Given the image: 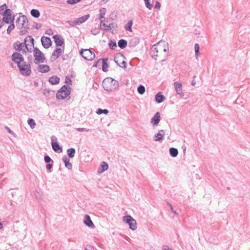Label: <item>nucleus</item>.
Listing matches in <instances>:
<instances>
[{
	"label": "nucleus",
	"instance_id": "0e129e2a",
	"mask_svg": "<svg viewBox=\"0 0 250 250\" xmlns=\"http://www.w3.org/2000/svg\"><path fill=\"white\" fill-rule=\"evenodd\" d=\"M62 60H66L68 58V56L67 55H62Z\"/></svg>",
	"mask_w": 250,
	"mask_h": 250
},
{
	"label": "nucleus",
	"instance_id": "f704fd0d",
	"mask_svg": "<svg viewBox=\"0 0 250 250\" xmlns=\"http://www.w3.org/2000/svg\"><path fill=\"white\" fill-rule=\"evenodd\" d=\"M100 28L102 29H104V30H109L110 28L109 27V25H106L104 22L103 20L101 21L100 22Z\"/></svg>",
	"mask_w": 250,
	"mask_h": 250
},
{
	"label": "nucleus",
	"instance_id": "72a5a7b5",
	"mask_svg": "<svg viewBox=\"0 0 250 250\" xmlns=\"http://www.w3.org/2000/svg\"><path fill=\"white\" fill-rule=\"evenodd\" d=\"M106 10L105 8H102L100 9V14L99 15V20H102V19H103L104 17V15L105 14Z\"/></svg>",
	"mask_w": 250,
	"mask_h": 250
},
{
	"label": "nucleus",
	"instance_id": "13d9d810",
	"mask_svg": "<svg viewBox=\"0 0 250 250\" xmlns=\"http://www.w3.org/2000/svg\"><path fill=\"white\" fill-rule=\"evenodd\" d=\"M5 128L7 130V131L11 134L15 135V133L12 131L8 127L5 126Z\"/></svg>",
	"mask_w": 250,
	"mask_h": 250
},
{
	"label": "nucleus",
	"instance_id": "ddd939ff",
	"mask_svg": "<svg viewBox=\"0 0 250 250\" xmlns=\"http://www.w3.org/2000/svg\"><path fill=\"white\" fill-rule=\"evenodd\" d=\"M51 146L53 150L56 152H62V148L60 146L58 142L57 141V138L53 136L51 137Z\"/></svg>",
	"mask_w": 250,
	"mask_h": 250
},
{
	"label": "nucleus",
	"instance_id": "49530a36",
	"mask_svg": "<svg viewBox=\"0 0 250 250\" xmlns=\"http://www.w3.org/2000/svg\"><path fill=\"white\" fill-rule=\"evenodd\" d=\"M195 55L197 56L199 52L200 46L198 43H196L194 45Z\"/></svg>",
	"mask_w": 250,
	"mask_h": 250
},
{
	"label": "nucleus",
	"instance_id": "603ef678",
	"mask_svg": "<svg viewBox=\"0 0 250 250\" xmlns=\"http://www.w3.org/2000/svg\"><path fill=\"white\" fill-rule=\"evenodd\" d=\"M7 8V5L5 3L3 4L0 7V12L2 13V11H4V10Z\"/></svg>",
	"mask_w": 250,
	"mask_h": 250
},
{
	"label": "nucleus",
	"instance_id": "3c124183",
	"mask_svg": "<svg viewBox=\"0 0 250 250\" xmlns=\"http://www.w3.org/2000/svg\"><path fill=\"white\" fill-rule=\"evenodd\" d=\"M65 82L69 85H71L72 84V80L69 76H66L65 77Z\"/></svg>",
	"mask_w": 250,
	"mask_h": 250
},
{
	"label": "nucleus",
	"instance_id": "cd10ccee",
	"mask_svg": "<svg viewBox=\"0 0 250 250\" xmlns=\"http://www.w3.org/2000/svg\"><path fill=\"white\" fill-rule=\"evenodd\" d=\"M102 70L104 72H105L107 71V68L109 67L108 64L107 63V59L104 58L102 59Z\"/></svg>",
	"mask_w": 250,
	"mask_h": 250
},
{
	"label": "nucleus",
	"instance_id": "a19ab883",
	"mask_svg": "<svg viewBox=\"0 0 250 250\" xmlns=\"http://www.w3.org/2000/svg\"><path fill=\"white\" fill-rule=\"evenodd\" d=\"M101 166L102 168V170L101 172H103L104 171L106 170L108 168V164H107V163L105 162H103L102 163Z\"/></svg>",
	"mask_w": 250,
	"mask_h": 250
},
{
	"label": "nucleus",
	"instance_id": "69168bd1",
	"mask_svg": "<svg viewBox=\"0 0 250 250\" xmlns=\"http://www.w3.org/2000/svg\"><path fill=\"white\" fill-rule=\"evenodd\" d=\"M101 59H99L97 62H96L93 65V67H97L98 66V63L99 62H100L101 61Z\"/></svg>",
	"mask_w": 250,
	"mask_h": 250
},
{
	"label": "nucleus",
	"instance_id": "864d4df0",
	"mask_svg": "<svg viewBox=\"0 0 250 250\" xmlns=\"http://www.w3.org/2000/svg\"><path fill=\"white\" fill-rule=\"evenodd\" d=\"M167 205L170 207V209L171 210V211L175 214H177V213H176V211L174 210L173 208V207L172 206V205L169 203V202H167Z\"/></svg>",
	"mask_w": 250,
	"mask_h": 250
},
{
	"label": "nucleus",
	"instance_id": "e2e57ef3",
	"mask_svg": "<svg viewBox=\"0 0 250 250\" xmlns=\"http://www.w3.org/2000/svg\"><path fill=\"white\" fill-rule=\"evenodd\" d=\"M85 250H94L93 247L91 246H87L85 248Z\"/></svg>",
	"mask_w": 250,
	"mask_h": 250
},
{
	"label": "nucleus",
	"instance_id": "774afa93",
	"mask_svg": "<svg viewBox=\"0 0 250 250\" xmlns=\"http://www.w3.org/2000/svg\"><path fill=\"white\" fill-rule=\"evenodd\" d=\"M41 27V25L39 24H37L35 26V28L36 29H39Z\"/></svg>",
	"mask_w": 250,
	"mask_h": 250
},
{
	"label": "nucleus",
	"instance_id": "de8ad7c7",
	"mask_svg": "<svg viewBox=\"0 0 250 250\" xmlns=\"http://www.w3.org/2000/svg\"><path fill=\"white\" fill-rule=\"evenodd\" d=\"M91 33L94 35H96L98 34L100 32V29L99 28H95L92 29L91 31Z\"/></svg>",
	"mask_w": 250,
	"mask_h": 250
},
{
	"label": "nucleus",
	"instance_id": "393cba45",
	"mask_svg": "<svg viewBox=\"0 0 250 250\" xmlns=\"http://www.w3.org/2000/svg\"><path fill=\"white\" fill-rule=\"evenodd\" d=\"M155 99L157 103H161L165 99V97L159 92L155 95Z\"/></svg>",
	"mask_w": 250,
	"mask_h": 250
},
{
	"label": "nucleus",
	"instance_id": "7ed1b4c3",
	"mask_svg": "<svg viewBox=\"0 0 250 250\" xmlns=\"http://www.w3.org/2000/svg\"><path fill=\"white\" fill-rule=\"evenodd\" d=\"M71 88L69 85H64L58 91L56 98L58 100H63L68 96L71 93Z\"/></svg>",
	"mask_w": 250,
	"mask_h": 250
},
{
	"label": "nucleus",
	"instance_id": "20e7f679",
	"mask_svg": "<svg viewBox=\"0 0 250 250\" xmlns=\"http://www.w3.org/2000/svg\"><path fill=\"white\" fill-rule=\"evenodd\" d=\"M20 72L23 76H28L31 73V65L30 63H26L25 62L18 66Z\"/></svg>",
	"mask_w": 250,
	"mask_h": 250
},
{
	"label": "nucleus",
	"instance_id": "ea45409f",
	"mask_svg": "<svg viewBox=\"0 0 250 250\" xmlns=\"http://www.w3.org/2000/svg\"><path fill=\"white\" fill-rule=\"evenodd\" d=\"M109 27L110 28L109 30L111 31V32L113 33L114 30H115L117 28V24L115 23H111L109 24Z\"/></svg>",
	"mask_w": 250,
	"mask_h": 250
},
{
	"label": "nucleus",
	"instance_id": "37998d69",
	"mask_svg": "<svg viewBox=\"0 0 250 250\" xmlns=\"http://www.w3.org/2000/svg\"><path fill=\"white\" fill-rule=\"evenodd\" d=\"M67 23H68L71 26H74L79 25L78 23H77L76 19L74 21H67Z\"/></svg>",
	"mask_w": 250,
	"mask_h": 250
},
{
	"label": "nucleus",
	"instance_id": "a878e982",
	"mask_svg": "<svg viewBox=\"0 0 250 250\" xmlns=\"http://www.w3.org/2000/svg\"><path fill=\"white\" fill-rule=\"evenodd\" d=\"M60 78L58 77L57 76H51L49 79V82L52 84H57L60 82Z\"/></svg>",
	"mask_w": 250,
	"mask_h": 250
},
{
	"label": "nucleus",
	"instance_id": "f03ea898",
	"mask_svg": "<svg viewBox=\"0 0 250 250\" xmlns=\"http://www.w3.org/2000/svg\"><path fill=\"white\" fill-rule=\"evenodd\" d=\"M102 85L105 90L113 91L118 87L119 83L116 80L111 78H107L103 81Z\"/></svg>",
	"mask_w": 250,
	"mask_h": 250
},
{
	"label": "nucleus",
	"instance_id": "2eb2a0df",
	"mask_svg": "<svg viewBox=\"0 0 250 250\" xmlns=\"http://www.w3.org/2000/svg\"><path fill=\"white\" fill-rule=\"evenodd\" d=\"M174 86L177 94L180 95L181 97H183L184 96V93L182 88L181 83L175 82L174 83Z\"/></svg>",
	"mask_w": 250,
	"mask_h": 250
},
{
	"label": "nucleus",
	"instance_id": "9b49d317",
	"mask_svg": "<svg viewBox=\"0 0 250 250\" xmlns=\"http://www.w3.org/2000/svg\"><path fill=\"white\" fill-rule=\"evenodd\" d=\"M3 18V21L6 23H9L10 22H13L14 20V17L12 19H11V12L10 9H6L4 10V11L2 13Z\"/></svg>",
	"mask_w": 250,
	"mask_h": 250
},
{
	"label": "nucleus",
	"instance_id": "680f3d73",
	"mask_svg": "<svg viewBox=\"0 0 250 250\" xmlns=\"http://www.w3.org/2000/svg\"><path fill=\"white\" fill-rule=\"evenodd\" d=\"M162 249L163 250H173L172 249L169 248L167 246H163Z\"/></svg>",
	"mask_w": 250,
	"mask_h": 250
},
{
	"label": "nucleus",
	"instance_id": "8fccbe9b",
	"mask_svg": "<svg viewBox=\"0 0 250 250\" xmlns=\"http://www.w3.org/2000/svg\"><path fill=\"white\" fill-rule=\"evenodd\" d=\"M81 0H67V2L68 4H74L80 2Z\"/></svg>",
	"mask_w": 250,
	"mask_h": 250
},
{
	"label": "nucleus",
	"instance_id": "4be33fe9",
	"mask_svg": "<svg viewBox=\"0 0 250 250\" xmlns=\"http://www.w3.org/2000/svg\"><path fill=\"white\" fill-rule=\"evenodd\" d=\"M38 70L41 73H46L49 71L50 67L47 64H39L38 66Z\"/></svg>",
	"mask_w": 250,
	"mask_h": 250
},
{
	"label": "nucleus",
	"instance_id": "1a4fd4ad",
	"mask_svg": "<svg viewBox=\"0 0 250 250\" xmlns=\"http://www.w3.org/2000/svg\"><path fill=\"white\" fill-rule=\"evenodd\" d=\"M123 221L129 226V229L132 230L137 229V223L136 220L130 215H126L123 217Z\"/></svg>",
	"mask_w": 250,
	"mask_h": 250
},
{
	"label": "nucleus",
	"instance_id": "2f4dec72",
	"mask_svg": "<svg viewBox=\"0 0 250 250\" xmlns=\"http://www.w3.org/2000/svg\"><path fill=\"white\" fill-rule=\"evenodd\" d=\"M31 15L34 18H38L40 16V12L36 9H33L31 10Z\"/></svg>",
	"mask_w": 250,
	"mask_h": 250
},
{
	"label": "nucleus",
	"instance_id": "338daca9",
	"mask_svg": "<svg viewBox=\"0 0 250 250\" xmlns=\"http://www.w3.org/2000/svg\"><path fill=\"white\" fill-rule=\"evenodd\" d=\"M28 61H29V63H32V56H30V57H28Z\"/></svg>",
	"mask_w": 250,
	"mask_h": 250
},
{
	"label": "nucleus",
	"instance_id": "7c9ffc66",
	"mask_svg": "<svg viewBox=\"0 0 250 250\" xmlns=\"http://www.w3.org/2000/svg\"><path fill=\"white\" fill-rule=\"evenodd\" d=\"M169 153L171 156L173 157H175L177 156L178 154V151L177 148L174 147H171L169 149Z\"/></svg>",
	"mask_w": 250,
	"mask_h": 250
},
{
	"label": "nucleus",
	"instance_id": "4c0bfd02",
	"mask_svg": "<svg viewBox=\"0 0 250 250\" xmlns=\"http://www.w3.org/2000/svg\"><path fill=\"white\" fill-rule=\"evenodd\" d=\"M137 91L139 94L141 95L143 94L145 92V86L141 84L137 88Z\"/></svg>",
	"mask_w": 250,
	"mask_h": 250
},
{
	"label": "nucleus",
	"instance_id": "5fc2aeb1",
	"mask_svg": "<svg viewBox=\"0 0 250 250\" xmlns=\"http://www.w3.org/2000/svg\"><path fill=\"white\" fill-rule=\"evenodd\" d=\"M161 3L159 1H157L155 3L154 7L156 9H160V8H161Z\"/></svg>",
	"mask_w": 250,
	"mask_h": 250
},
{
	"label": "nucleus",
	"instance_id": "052dcab7",
	"mask_svg": "<svg viewBox=\"0 0 250 250\" xmlns=\"http://www.w3.org/2000/svg\"><path fill=\"white\" fill-rule=\"evenodd\" d=\"M133 41H134V43L135 44V45H137L139 43V40L136 38L131 40V42Z\"/></svg>",
	"mask_w": 250,
	"mask_h": 250
},
{
	"label": "nucleus",
	"instance_id": "c03bdc74",
	"mask_svg": "<svg viewBox=\"0 0 250 250\" xmlns=\"http://www.w3.org/2000/svg\"><path fill=\"white\" fill-rule=\"evenodd\" d=\"M15 28V25L13 23L9 25L7 29V34H9L12 30H13Z\"/></svg>",
	"mask_w": 250,
	"mask_h": 250
},
{
	"label": "nucleus",
	"instance_id": "39448f33",
	"mask_svg": "<svg viewBox=\"0 0 250 250\" xmlns=\"http://www.w3.org/2000/svg\"><path fill=\"white\" fill-rule=\"evenodd\" d=\"M33 55L35 58V63L36 64L44 62L45 58L43 54L37 47H34L33 50Z\"/></svg>",
	"mask_w": 250,
	"mask_h": 250
},
{
	"label": "nucleus",
	"instance_id": "f257e3e1",
	"mask_svg": "<svg viewBox=\"0 0 250 250\" xmlns=\"http://www.w3.org/2000/svg\"><path fill=\"white\" fill-rule=\"evenodd\" d=\"M163 51L166 53V55L167 54L168 51V43H166L165 42H159L157 44H154L151 48V55L152 58L155 60L158 56V53L159 52Z\"/></svg>",
	"mask_w": 250,
	"mask_h": 250
},
{
	"label": "nucleus",
	"instance_id": "5701e85b",
	"mask_svg": "<svg viewBox=\"0 0 250 250\" xmlns=\"http://www.w3.org/2000/svg\"><path fill=\"white\" fill-rule=\"evenodd\" d=\"M62 161L64 163L66 167H67L69 170H71L72 168V165L69 162V158H68L66 155L63 156Z\"/></svg>",
	"mask_w": 250,
	"mask_h": 250
},
{
	"label": "nucleus",
	"instance_id": "aec40b11",
	"mask_svg": "<svg viewBox=\"0 0 250 250\" xmlns=\"http://www.w3.org/2000/svg\"><path fill=\"white\" fill-rule=\"evenodd\" d=\"M84 224L89 228H93L94 225L91 220L90 217L88 215H85L83 219Z\"/></svg>",
	"mask_w": 250,
	"mask_h": 250
},
{
	"label": "nucleus",
	"instance_id": "c9c22d12",
	"mask_svg": "<svg viewBox=\"0 0 250 250\" xmlns=\"http://www.w3.org/2000/svg\"><path fill=\"white\" fill-rule=\"evenodd\" d=\"M108 112H109L108 110H107L106 109H102L101 108H98L96 111V113L98 115H100L103 113L107 114L108 113Z\"/></svg>",
	"mask_w": 250,
	"mask_h": 250
},
{
	"label": "nucleus",
	"instance_id": "c756f323",
	"mask_svg": "<svg viewBox=\"0 0 250 250\" xmlns=\"http://www.w3.org/2000/svg\"><path fill=\"white\" fill-rule=\"evenodd\" d=\"M67 154L69 158H73L76 153V150L74 148H70L67 150Z\"/></svg>",
	"mask_w": 250,
	"mask_h": 250
},
{
	"label": "nucleus",
	"instance_id": "473e14b6",
	"mask_svg": "<svg viewBox=\"0 0 250 250\" xmlns=\"http://www.w3.org/2000/svg\"><path fill=\"white\" fill-rule=\"evenodd\" d=\"M133 25V21L131 20L129 21L125 25V28L126 30L132 32V26Z\"/></svg>",
	"mask_w": 250,
	"mask_h": 250
},
{
	"label": "nucleus",
	"instance_id": "bb28decb",
	"mask_svg": "<svg viewBox=\"0 0 250 250\" xmlns=\"http://www.w3.org/2000/svg\"><path fill=\"white\" fill-rule=\"evenodd\" d=\"M43 94L46 97L50 98V96H53L54 95L55 91L45 88L43 91Z\"/></svg>",
	"mask_w": 250,
	"mask_h": 250
},
{
	"label": "nucleus",
	"instance_id": "c85d7f7f",
	"mask_svg": "<svg viewBox=\"0 0 250 250\" xmlns=\"http://www.w3.org/2000/svg\"><path fill=\"white\" fill-rule=\"evenodd\" d=\"M127 41L124 39H121L118 41V44L119 47L121 49H124L127 46Z\"/></svg>",
	"mask_w": 250,
	"mask_h": 250
},
{
	"label": "nucleus",
	"instance_id": "bf43d9fd",
	"mask_svg": "<svg viewBox=\"0 0 250 250\" xmlns=\"http://www.w3.org/2000/svg\"><path fill=\"white\" fill-rule=\"evenodd\" d=\"M24 29L23 30H21L20 31V34L21 35H24L27 32V30L28 29H26V28H23Z\"/></svg>",
	"mask_w": 250,
	"mask_h": 250
},
{
	"label": "nucleus",
	"instance_id": "6e6d98bb",
	"mask_svg": "<svg viewBox=\"0 0 250 250\" xmlns=\"http://www.w3.org/2000/svg\"><path fill=\"white\" fill-rule=\"evenodd\" d=\"M76 130L78 131H88L89 130L85 128H77Z\"/></svg>",
	"mask_w": 250,
	"mask_h": 250
},
{
	"label": "nucleus",
	"instance_id": "6e6552de",
	"mask_svg": "<svg viewBox=\"0 0 250 250\" xmlns=\"http://www.w3.org/2000/svg\"><path fill=\"white\" fill-rule=\"evenodd\" d=\"M16 25L19 29H28V19L25 16H21L16 20Z\"/></svg>",
	"mask_w": 250,
	"mask_h": 250
},
{
	"label": "nucleus",
	"instance_id": "a211bd4d",
	"mask_svg": "<svg viewBox=\"0 0 250 250\" xmlns=\"http://www.w3.org/2000/svg\"><path fill=\"white\" fill-rule=\"evenodd\" d=\"M53 38L57 46H61L64 44V40L61 35H55Z\"/></svg>",
	"mask_w": 250,
	"mask_h": 250
},
{
	"label": "nucleus",
	"instance_id": "9d476101",
	"mask_svg": "<svg viewBox=\"0 0 250 250\" xmlns=\"http://www.w3.org/2000/svg\"><path fill=\"white\" fill-rule=\"evenodd\" d=\"M80 54L83 59L88 61H92L95 58V53L90 49H82Z\"/></svg>",
	"mask_w": 250,
	"mask_h": 250
},
{
	"label": "nucleus",
	"instance_id": "dca6fc26",
	"mask_svg": "<svg viewBox=\"0 0 250 250\" xmlns=\"http://www.w3.org/2000/svg\"><path fill=\"white\" fill-rule=\"evenodd\" d=\"M41 42L42 46L45 48H48L52 45L51 39L47 37H42L41 38Z\"/></svg>",
	"mask_w": 250,
	"mask_h": 250
},
{
	"label": "nucleus",
	"instance_id": "09e8293b",
	"mask_svg": "<svg viewBox=\"0 0 250 250\" xmlns=\"http://www.w3.org/2000/svg\"><path fill=\"white\" fill-rule=\"evenodd\" d=\"M44 160L45 163H49L51 161H53L51 158L48 155H46L44 156Z\"/></svg>",
	"mask_w": 250,
	"mask_h": 250
},
{
	"label": "nucleus",
	"instance_id": "a18cd8bd",
	"mask_svg": "<svg viewBox=\"0 0 250 250\" xmlns=\"http://www.w3.org/2000/svg\"><path fill=\"white\" fill-rule=\"evenodd\" d=\"M28 41L31 42L32 44V46H34V39L31 36H28V37H27L25 39V40H24V42H28Z\"/></svg>",
	"mask_w": 250,
	"mask_h": 250
},
{
	"label": "nucleus",
	"instance_id": "f8f14e48",
	"mask_svg": "<svg viewBox=\"0 0 250 250\" xmlns=\"http://www.w3.org/2000/svg\"><path fill=\"white\" fill-rule=\"evenodd\" d=\"M12 60L17 63L18 66L24 62L23 56L18 52L14 53L11 56Z\"/></svg>",
	"mask_w": 250,
	"mask_h": 250
},
{
	"label": "nucleus",
	"instance_id": "423d86ee",
	"mask_svg": "<svg viewBox=\"0 0 250 250\" xmlns=\"http://www.w3.org/2000/svg\"><path fill=\"white\" fill-rule=\"evenodd\" d=\"M125 57L121 53H117L114 59V62L120 67L126 68V62L125 61Z\"/></svg>",
	"mask_w": 250,
	"mask_h": 250
},
{
	"label": "nucleus",
	"instance_id": "e433bc0d",
	"mask_svg": "<svg viewBox=\"0 0 250 250\" xmlns=\"http://www.w3.org/2000/svg\"><path fill=\"white\" fill-rule=\"evenodd\" d=\"M108 45L109 48L112 50H113L115 47H117L116 42L115 41L113 40L110 41L108 43Z\"/></svg>",
	"mask_w": 250,
	"mask_h": 250
},
{
	"label": "nucleus",
	"instance_id": "b1692460",
	"mask_svg": "<svg viewBox=\"0 0 250 250\" xmlns=\"http://www.w3.org/2000/svg\"><path fill=\"white\" fill-rule=\"evenodd\" d=\"M90 17L89 14H87L85 15H84L83 16H82L79 18L76 19L77 23L79 25L84 22L86 21Z\"/></svg>",
	"mask_w": 250,
	"mask_h": 250
},
{
	"label": "nucleus",
	"instance_id": "58836bf2",
	"mask_svg": "<svg viewBox=\"0 0 250 250\" xmlns=\"http://www.w3.org/2000/svg\"><path fill=\"white\" fill-rule=\"evenodd\" d=\"M28 124L32 128H34L36 125L34 120L31 118H29L27 121Z\"/></svg>",
	"mask_w": 250,
	"mask_h": 250
},
{
	"label": "nucleus",
	"instance_id": "0eeeda50",
	"mask_svg": "<svg viewBox=\"0 0 250 250\" xmlns=\"http://www.w3.org/2000/svg\"><path fill=\"white\" fill-rule=\"evenodd\" d=\"M16 25L19 29H28V19L25 16H21L16 20Z\"/></svg>",
	"mask_w": 250,
	"mask_h": 250
},
{
	"label": "nucleus",
	"instance_id": "4468645a",
	"mask_svg": "<svg viewBox=\"0 0 250 250\" xmlns=\"http://www.w3.org/2000/svg\"><path fill=\"white\" fill-rule=\"evenodd\" d=\"M25 46L26 49L29 52H31V48H28L26 43H20L19 42H15L13 44V47L15 50L18 51H21L24 46Z\"/></svg>",
	"mask_w": 250,
	"mask_h": 250
},
{
	"label": "nucleus",
	"instance_id": "412c9836",
	"mask_svg": "<svg viewBox=\"0 0 250 250\" xmlns=\"http://www.w3.org/2000/svg\"><path fill=\"white\" fill-rule=\"evenodd\" d=\"M164 131H165L164 130H159L158 133L154 136V140L155 141L161 142L164 138V136L165 135Z\"/></svg>",
	"mask_w": 250,
	"mask_h": 250
},
{
	"label": "nucleus",
	"instance_id": "79ce46f5",
	"mask_svg": "<svg viewBox=\"0 0 250 250\" xmlns=\"http://www.w3.org/2000/svg\"><path fill=\"white\" fill-rule=\"evenodd\" d=\"M146 6L149 9V10L151 9L153 6L152 4L150 3L149 0H144Z\"/></svg>",
	"mask_w": 250,
	"mask_h": 250
},
{
	"label": "nucleus",
	"instance_id": "f3484780",
	"mask_svg": "<svg viewBox=\"0 0 250 250\" xmlns=\"http://www.w3.org/2000/svg\"><path fill=\"white\" fill-rule=\"evenodd\" d=\"M63 52V50L61 48H56L52 53L51 59L52 61H55L59 58Z\"/></svg>",
	"mask_w": 250,
	"mask_h": 250
},
{
	"label": "nucleus",
	"instance_id": "4d7b16f0",
	"mask_svg": "<svg viewBox=\"0 0 250 250\" xmlns=\"http://www.w3.org/2000/svg\"><path fill=\"white\" fill-rule=\"evenodd\" d=\"M53 167V164H49L48 163V164L46 165V168L47 169V170H50Z\"/></svg>",
	"mask_w": 250,
	"mask_h": 250
},
{
	"label": "nucleus",
	"instance_id": "6ab92c4d",
	"mask_svg": "<svg viewBox=\"0 0 250 250\" xmlns=\"http://www.w3.org/2000/svg\"><path fill=\"white\" fill-rule=\"evenodd\" d=\"M161 116L159 112H156L151 119V123L153 125H157L160 121Z\"/></svg>",
	"mask_w": 250,
	"mask_h": 250
}]
</instances>
